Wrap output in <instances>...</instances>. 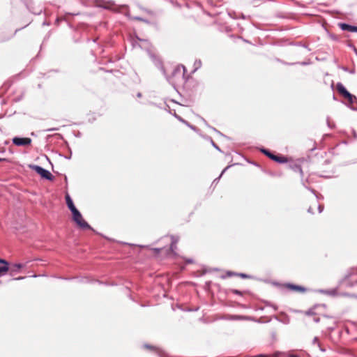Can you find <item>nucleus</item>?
Segmentation results:
<instances>
[{
    "label": "nucleus",
    "mask_w": 357,
    "mask_h": 357,
    "mask_svg": "<svg viewBox=\"0 0 357 357\" xmlns=\"http://www.w3.org/2000/svg\"><path fill=\"white\" fill-rule=\"evenodd\" d=\"M144 347L148 349L152 350V351H156L157 350L156 347H155L153 346H151V345H144Z\"/></svg>",
    "instance_id": "obj_15"
},
{
    "label": "nucleus",
    "mask_w": 357,
    "mask_h": 357,
    "mask_svg": "<svg viewBox=\"0 0 357 357\" xmlns=\"http://www.w3.org/2000/svg\"><path fill=\"white\" fill-rule=\"evenodd\" d=\"M66 204L72 213L77 210V208L75 206L73 202L68 194H66Z\"/></svg>",
    "instance_id": "obj_9"
},
{
    "label": "nucleus",
    "mask_w": 357,
    "mask_h": 357,
    "mask_svg": "<svg viewBox=\"0 0 357 357\" xmlns=\"http://www.w3.org/2000/svg\"><path fill=\"white\" fill-rule=\"evenodd\" d=\"M261 152L264 153L267 157H268L270 159L273 160L275 154L271 153L267 149H261Z\"/></svg>",
    "instance_id": "obj_13"
},
{
    "label": "nucleus",
    "mask_w": 357,
    "mask_h": 357,
    "mask_svg": "<svg viewBox=\"0 0 357 357\" xmlns=\"http://www.w3.org/2000/svg\"><path fill=\"white\" fill-rule=\"evenodd\" d=\"M188 110H189V109L188 107H185L183 105H180L179 109H178V111L182 114H184L185 111H188Z\"/></svg>",
    "instance_id": "obj_14"
},
{
    "label": "nucleus",
    "mask_w": 357,
    "mask_h": 357,
    "mask_svg": "<svg viewBox=\"0 0 357 357\" xmlns=\"http://www.w3.org/2000/svg\"><path fill=\"white\" fill-rule=\"evenodd\" d=\"M285 287L288 289H290V290H292L294 291H297V292H300V293H303L306 291V289L305 287L300 286V285H296V284H286Z\"/></svg>",
    "instance_id": "obj_6"
},
{
    "label": "nucleus",
    "mask_w": 357,
    "mask_h": 357,
    "mask_svg": "<svg viewBox=\"0 0 357 357\" xmlns=\"http://www.w3.org/2000/svg\"><path fill=\"white\" fill-rule=\"evenodd\" d=\"M237 275V273L231 272V271H227V275L229 276V277H231V276H233V275Z\"/></svg>",
    "instance_id": "obj_17"
},
{
    "label": "nucleus",
    "mask_w": 357,
    "mask_h": 357,
    "mask_svg": "<svg viewBox=\"0 0 357 357\" xmlns=\"http://www.w3.org/2000/svg\"><path fill=\"white\" fill-rule=\"evenodd\" d=\"M13 143L18 146H28L31 143V139L29 137H14Z\"/></svg>",
    "instance_id": "obj_4"
},
{
    "label": "nucleus",
    "mask_w": 357,
    "mask_h": 357,
    "mask_svg": "<svg viewBox=\"0 0 357 357\" xmlns=\"http://www.w3.org/2000/svg\"><path fill=\"white\" fill-rule=\"evenodd\" d=\"M2 266H0V273L4 274L9 271V264L7 261H6V264H1Z\"/></svg>",
    "instance_id": "obj_12"
},
{
    "label": "nucleus",
    "mask_w": 357,
    "mask_h": 357,
    "mask_svg": "<svg viewBox=\"0 0 357 357\" xmlns=\"http://www.w3.org/2000/svg\"><path fill=\"white\" fill-rule=\"evenodd\" d=\"M153 250L155 252H159L160 249L155 248V249H153Z\"/></svg>",
    "instance_id": "obj_21"
},
{
    "label": "nucleus",
    "mask_w": 357,
    "mask_h": 357,
    "mask_svg": "<svg viewBox=\"0 0 357 357\" xmlns=\"http://www.w3.org/2000/svg\"><path fill=\"white\" fill-rule=\"evenodd\" d=\"M72 214L73 221L79 228L83 229H91L90 225L85 221V220L83 218L82 214L78 210L75 211L74 212L72 213Z\"/></svg>",
    "instance_id": "obj_1"
},
{
    "label": "nucleus",
    "mask_w": 357,
    "mask_h": 357,
    "mask_svg": "<svg viewBox=\"0 0 357 357\" xmlns=\"http://www.w3.org/2000/svg\"><path fill=\"white\" fill-rule=\"evenodd\" d=\"M0 264H6V260L0 259Z\"/></svg>",
    "instance_id": "obj_19"
},
{
    "label": "nucleus",
    "mask_w": 357,
    "mask_h": 357,
    "mask_svg": "<svg viewBox=\"0 0 357 357\" xmlns=\"http://www.w3.org/2000/svg\"><path fill=\"white\" fill-rule=\"evenodd\" d=\"M174 116H176V117L179 121H182V122H185V121H184L183 119H182V118H181L180 116H178L177 114L174 113Z\"/></svg>",
    "instance_id": "obj_18"
},
{
    "label": "nucleus",
    "mask_w": 357,
    "mask_h": 357,
    "mask_svg": "<svg viewBox=\"0 0 357 357\" xmlns=\"http://www.w3.org/2000/svg\"><path fill=\"white\" fill-rule=\"evenodd\" d=\"M273 160L278 163H286L289 162V158L282 155H275Z\"/></svg>",
    "instance_id": "obj_10"
},
{
    "label": "nucleus",
    "mask_w": 357,
    "mask_h": 357,
    "mask_svg": "<svg viewBox=\"0 0 357 357\" xmlns=\"http://www.w3.org/2000/svg\"><path fill=\"white\" fill-rule=\"evenodd\" d=\"M29 167L34 170L43 178H45L49 181H53L54 178V176L48 170L43 169L40 166L36 165H29Z\"/></svg>",
    "instance_id": "obj_2"
},
{
    "label": "nucleus",
    "mask_w": 357,
    "mask_h": 357,
    "mask_svg": "<svg viewBox=\"0 0 357 357\" xmlns=\"http://www.w3.org/2000/svg\"><path fill=\"white\" fill-rule=\"evenodd\" d=\"M339 26L344 31H348L349 32H357V26H351L344 23H340Z\"/></svg>",
    "instance_id": "obj_8"
},
{
    "label": "nucleus",
    "mask_w": 357,
    "mask_h": 357,
    "mask_svg": "<svg viewBox=\"0 0 357 357\" xmlns=\"http://www.w3.org/2000/svg\"><path fill=\"white\" fill-rule=\"evenodd\" d=\"M260 357H266V356L261 355Z\"/></svg>",
    "instance_id": "obj_23"
},
{
    "label": "nucleus",
    "mask_w": 357,
    "mask_h": 357,
    "mask_svg": "<svg viewBox=\"0 0 357 357\" xmlns=\"http://www.w3.org/2000/svg\"><path fill=\"white\" fill-rule=\"evenodd\" d=\"M26 264H14L11 266H9V271H10L11 274L18 273L22 268H24Z\"/></svg>",
    "instance_id": "obj_7"
},
{
    "label": "nucleus",
    "mask_w": 357,
    "mask_h": 357,
    "mask_svg": "<svg viewBox=\"0 0 357 357\" xmlns=\"http://www.w3.org/2000/svg\"><path fill=\"white\" fill-rule=\"evenodd\" d=\"M5 160H6V158H0V162H1V161H5Z\"/></svg>",
    "instance_id": "obj_20"
},
{
    "label": "nucleus",
    "mask_w": 357,
    "mask_h": 357,
    "mask_svg": "<svg viewBox=\"0 0 357 357\" xmlns=\"http://www.w3.org/2000/svg\"><path fill=\"white\" fill-rule=\"evenodd\" d=\"M169 238L170 240L169 251L173 252L174 250L176 248V244L178 241V238L174 236H171Z\"/></svg>",
    "instance_id": "obj_11"
},
{
    "label": "nucleus",
    "mask_w": 357,
    "mask_h": 357,
    "mask_svg": "<svg viewBox=\"0 0 357 357\" xmlns=\"http://www.w3.org/2000/svg\"><path fill=\"white\" fill-rule=\"evenodd\" d=\"M336 90L340 93V95L347 99L350 103H353L354 100L356 99V97L351 94L340 82L337 83Z\"/></svg>",
    "instance_id": "obj_3"
},
{
    "label": "nucleus",
    "mask_w": 357,
    "mask_h": 357,
    "mask_svg": "<svg viewBox=\"0 0 357 357\" xmlns=\"http://www.w3.org/2000/svg\"><path fill=\"white\" fill-rule=\"evenodd\" d=\"M236 275H238L242 278H248V276L245 273H237Z\"/></svg>",
    "instance_id": "obj_16"
},
{
    "label": "nucleus",
    "mask_w": 357,
    "mask_h": 357,
    "mask_svg": "<svg viewBox=\"0 0 357 357\" xmlns=\"http://www.w3.org/2000/svg\"><path fill=\"white\" fill-rule=\"evenodd\" d=\"M288 165L287 167L292 170L294 172H298L302 174V169L300 165L297 164L296 162L291 160V159L289 158V162H287Z\"/></svg>",
    "instance_id": "obj_5"
},
{
    "label": "nucleus",
    "mask_w": 357,
    "mask_h": 357,
    "mask_svg": "<svg viewBox=\"0 0 357 357\" xmlns=\"http://www.w3.org/2000/svg\"><path fill=\"white\" fill-rule=\"evenodd\" d=\"M290 357H297V356L295 355H291Z\"/></svg>",
    "instance_id": "obj_22"
}]
</instances>
